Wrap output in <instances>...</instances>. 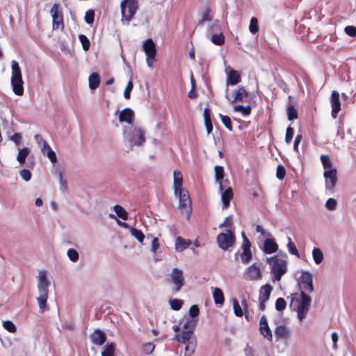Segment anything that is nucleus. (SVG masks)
<instances>
[{
    "instance_id": "nucleus-49",
    "label": "nucleus",
    "mask_w": 356,
    "mask_h": 356,
    "mask_svg": "<svg viewBox=\"0 0 356 356\" xmlns=\"http://www.w3.org/2000/svg\"><path fill=\"white\" fill-rule=\"evenodd\" d=\"M286 306V302L285 300L282 298H279L276 300L275 302V309L278 312H282L285 309Z\"/></svg>"
},
{
    "instance_id": "nucleus-38",
    "label": "nucleus",
    "mask_w": 356,
    "mask_h": 356,
    "mask_svg": "<svg viewBox=\"0 0 356 356\" xmlns=\"http://www.w3.org/2000/svg\"><path fill=\"white\" fill-rule=\"evenodd\" d=\"M288 243L286 245L287 250L289 252L292 254L296 256L298 258H300V254L298 252V250L296 248V245L292 241L291 237L288 236L287 238Z\"/></svg>"
},
{
    "instance_id": "nucleus-4",
    "label": "nucleus",
    "mask_w": 356,
    "mask_h": 356,
    "mask_svg": "<svg viewBox=\"0 0 356 356\" xmlns=\"http://www.w3.org/2000/svg\"><path fill=\"white\" fill-rule=\"evenodd\" d=\"M49 284L47 272L44 270H40L38 276L37 286L39 296L37 298V300L41 313H43L46 309Z\"/></svg>"
},
{
    "instance_id": "nucleus-2",
    "label": "nucleus",
    "mask_w": 356,
    "mask_h": 356,
    "mask_svg": "<svg viewBox=\"0 0 356 356\" xmlns=\"http://www.w3.org/2000/svg\"><path fill=\"white\" fill-rule=\"evenodd\" d=\"M311 303V297L302 291H300L299 295H294L291 298L290 308L297 312V317L300 322L306 318Z\"/></svg>"
},
{
    "instance_id": "nucleus-59",
    "label": "nucleus",
    "mask_w": 356,
    "mask_h": 356,
    "mask_svg": "<svg viewBox=\"0 0 356 356\" xmlns=\"http://www.w3.org/2000/svg\"><path fill=\"white\" fill-rule=\"evenodd\" d=\"M294 134V130L292 127H289L286 131L285 141L286 143H290Z\"/></svg>"
},
{
    "instance_id": "nucleus-48",
    "label": "nucleus",
    "mask_w": 356,
    "mask_h": 356,
    "mask_svg": "<svg viewBox=\"0 0 356 356\" xmlns=\"http://www.w3.org/2000/svg\"><path fill=\"white\" fill-rule=\"evenodd\" d=\"M210 13V9L207 8L202 15L201 19L197 23V26H202L205 22H210L211 21V17L209 16Z\"/></svg>"
},
{
    "instance_id": "nucleus-40",
    "label": "nucleus",
    "mask_w": 356,
    "mask_h": 356,
    "mask_svg": "<svg viewBox=\"0 0 356 356\" xmlns=\"http://www.w3.org/2000/svg\"><path fill=\"white\" fill-rule=\"evenodd\" d=\"M236 112L241 113L243 115H249L251 113V107L250 106L236 105L233 107Z\"/></svg>"
},
{
    "instance_id": "nucleus-9",
    "label": "nucleus",
    "mask_w": 356,
    "mask_h": 356,
    "mask_svg": "<svg viewBox=\"0 0 356 356\" xmlns=\"http://www.w3.org/2000/svg\"><path fill=\"white\" fill-rule=\"evenodd\" d=\"M234 98L230 99L227 92H225V97L232 104L235 102H250L251 99V95L243 86H239L237 90L234 92Z\"/></svg>"
},
{
    "instance_id": "nucleus-1",
    "label": "nucleus",
    "mask_w": 356,
    "mask_h": 356,
    "mask_svg": "<svg viewBox=\"0 0 356 356\" xmlns=\"http://www.w3.org/2000/svg\"><path fill=\"white\" fill-rule=\"evenodd\" d=\"M181 321L184 330L181 334H176L175 339L178 342L185 345L184 355L191 356L194 353L197 346L196 338L193 335L197 320L192 318H186Z\"/></svg>"
},
{
    "instance_id": "nucleus-15",
    "label": "nucleus",
    "mask_w": 356,
    "mask_h": 356,
    "mask_svg": "<svg viewBox=\"0 0 356 356\" xmlns=\"http://www.w3.org/2000/svg\"><path fill=\"white\" fill-rule=\"evenodd\" d=\"M330 102L332 106V116L335 118L341 110V103L339 100V94L338 92L335 90L332 91Z\"/></svg>"
},
{
    "instance_id": "nucleus-14",
    "label": "nucleus",
    "mask_w": 356,
    "mask_h": 356,
    "mask_svg": "<svg viewBox=\"0 0 356 356\" xmlns=\"http://www.w3.org/2000/svg\"><path fill=\"white\" fill-rule=\"evenodd\" d=\"M143 50L148 58H155L156 54V44L152 38H148L143 42Z\"/></svg>"
},
{
    "instance_id": "nucleus-55",
    "label": "nucleus",
    "mask_w": 356,
    "mask_h": 356,
    "mask_svg": "<svg viewBox=\"0 0 356 356\" xmlns=\"http://www.w3.org/2000/svg\"><path fill=\"white\" fill-rule=\"evenodd\" d=\"M19 175L25 181H29L31 179V173L29 170L22 169L19 171Z\"/></svg>"
},
{
    "instance_id": "nucleus-45",
    "label": "nucleus",
    "mask_w": 356,
    "mask_h": 356,
    "mask_svg": "<svg viewBox=\"0 0 356 356\" xmlns=\"http://www.w3.org/2000/svg\"><path fill=\"white\" fill-rule=\"evenodd\" d=\"M250 32L252 34H255L259 31L258 21L254 17H252L249 26Z\"/></svg>"
},
{
    "instance_id": "nucleus-62",
    "label": "nucleus",
    "mask_w": 356,
    "mask_h": 356,
    "mask_svg": "<svg viewBox=\"0 0 356 356\" xmlns=\"http://www.w3.org/2000/svg\"><path fill=\"white\" fill-rule=\"evenodd\" d=\"M285 173H286L285 168L282 165H279L277 168V172H276L277 177L279 179H282L285 176Z\"/></svg>"
},
{
    "instance_id": "nucleus-43",
    "label": "nucleus",
    "mask_w": 356,
    "mask_h": 356,
    "mask_svg": "<svg viewBox=\"0 0 356 356\" xmlns=\"http://www.w3.org/2000/svg\"><path fill=\"white\" fill-rule=\"evenodd\" d=\"M233 309L234 314L238 317H241L243 315V312L241 306L237 300H233Z\"/></svg>"
},
{
    "instance_id": "nucleus-19",
    "label": "nucleus",
    "mask_w": 356,
    "mask_h": 356,
    "mask_svg": "<svg viewBox=\"0 0 356 356\" xmlns=\"http://www.w3.org/2000/svg\"><path fill=\"white\" fill-rule=\"evenodd\" d=\"M134 111L129 108H124L120 112V113L119 115V121L120 122H127L129 124H131V126H133L132 123H133V120H134Z\"/></svg>"
},
{
    "instance_id": "nucleus-57",
    "label": "nucleus",
    "mask_w": 356,
    "mask_h": 356,
    "mask_svg": "<svg viewBox=\"0 0 356 356\" xmlns=\"http://www.w3.org/2000/svg\"><path fill=\"white\" fill-rule=\"evenodd\" d=\"M200 310L197 305H192L189 309V318H194L199 315Z\"/></svg>"
},
{
    "instance_id": "nucleus-10",
    "label": "nucleus",
    "mask_w": 356,
    "mask_h": 356,
    "mask_svg": "<svg viewBox=\"0 0 356 356\" xmlns=\"http://www.w3.org/2000/svg\"><path fill=\"white\" fill-rule=\"evenodd\" d=\"M169 276L170 282L175 285L173 291L175 292L179 291L184 284L183 270L178 268H174Z\"/></svg>"
},
{
    "instance_id": "nucleus-61",
    "label": "nucleus",
    "mask_w": 356,
    "mask_h": 356,
    "mask_svg": "<svg viewBox=\"0 0 356 356\" xmlns=\"http://www.w3.org/2000/svg\"><path fill=\"white\" fill-rule=\"evenodd\" d=\"M154 345L152 343H146L143 346V351L146 354H151L154 350Z\"/></svg>"
},
{
    "instance_id": "nucleus-29",
    "label": "nucleus",
    "mask_w": 356,
    "mask_h": 356,
    "mask_svg": "<svg viewBox=\"0 0 356 356\" xmlns=\"http://www.w3.org/2000/svg\"><path fill=\"white\" fill-rule=\"evenodd\" d=\"M11 69H12L11 80L22 79L21 69L19 67V65L18 63L15 60H12Z\"/></svg>"
},
{
    "instance_id": "nucleus-27",
    "label": "nucleus",
    "mask_w": 356,
    "mask_h": 356,
    "mask_svg": "<svg viewBox=\"0 0 356 356\" xmlns=\"http://www.w3.org/2000/svg\"><path fill=\"white\" fill-rule=\"evenodd\" d=\"M272 290V286L268 284L262 286L259 290V300H268Z\"/></svg>"
},
{
    "instance_id": "nucleus-54",
    "label": "nucleus",
    "mask_w": 356,
    "mask_h": 356,
    "mask_svg": "<svg viewBox=\"0 0 356 356\" xmlns=\"http://www.w3.org/2000/svg\"><path fill=\"white\" fill-rule=\"evenodd\" d=\"M95 12L92 10H89L86 13L85 22L88 24H92L94 22Z\"/></svg>"
},
{
    "instance_id": "nucleus-41",
    "label": "nucleus",
    "mask_w": 356,
    "mask_h": 356,
    "mask_svg": "<svg viewBox=\"0 0 356 356\" xmlns=\"http://www.w3.org/2000/svg\"><path fill=\"white\" fill-rule=\"evenodd\" d=\"M321 160L325 170H333L332 163L327 155H321Z\"/></svg>"
},
{
    "instance_id": "nucleus-3",
    "label": "nucleus",
    "mask_w": 356,
    "mask_h": 356,
    "mask_svg": "<svg viewBox=\"0 0 356 356\" xmlns=\"http://www.w3.org/2000/svg\"><path fill=\"white\" fill-rule=\"evenodd\" d=\"M123 136L129 150H131L134 146L143 145L145 142V132L138 127H124Z\"/></svg>"
},
{
    "instance_id": "nucleus-24",
    "label": "nucleus",
    "mask_w": 356,
    "mask_h": 356,
    "mask_svg": "<svg viewBox=\"0 0 356 356\" xmlns=\"http://www.w3.org/2000/svg\"><path fill=\"white\" fill-rule=\"evenodd\" d=\"M211 290L214 302L216 305H222L225 302V298L222 291L217 287H212Z\"/></svg>"
},
{
    "instance_id": "nucleus-37",
    "label": "nucleus",
    "mask_w": 356,
    "mask_h": 356,
    "mask_svg": "<svg viewBox=\"0 0 356 356\" xmlns=\"http://www.w3.org/2000/svg\"><path fill=\"white\" fill-rule=\"evenodd\" d=\"M259 330L261 334L269 341L273 340V334L271 330L270 329L268 324L263 325L259 326Z\"/></svg>"
},
{
    "instance_id": "nucleus-13",
    "label": "nucleus",
    "mask_w": 356,
    "mask_h": 356,
    "mask_svg": "<svg viewBox=\"0 0 356 356\" xmlns=\"http://www.w3.org/2000/svg\"><path fill=\"white\" fill-rule=\"evenodd\" d=\"M58 5L54 3L50 10L51 15L52 17V26L54 29H58L60 27L63 29V14L58 10Z\"/></svg>"
},
{
    "instance_id": "nucleus-42",
    "label": "nucleus",
    "mask_w": 356,
    "mask_h": 356,
    "mask_svg": "<svg viewBox=\"0 0 356 356\" xmlns=\"http://www.w3.org/2000/svg\"><path fill=\"white\" fill-rule=\"evenodd\" d=\"M67 256L72 262H76L79 258V252L73 248H70L67 251Z\"/></svg>"
},
{
    "instance_id": "nucleus-5",
    "label": "nucleus",
    "mask_w": 356,
    "mask_h": 356,
    "mask_svg": "<svg viewBox=\"0 0 356 356\" xmlns=\"http://www.w3.org/2000/svg\"><path fill=\"white\" fill-rule=\"evenodd\" d=\"M266 262L271 266L270 273L273 274V280L280 281L282 277L287 272V261L278 255L267 258Z\"/></svg>"
},
{
    "instance_id": "nucleus-17",
    "label": "nucleus",
    "mask_w": 356,
    "mask_h": 356,
    "mask_svg": "<svg viewBox=\"0 0 356 356\" xmlns=\"http://www.w3.org/2000/svg\"><path fill=\"white\" fill-rule=\"evenodd\" d=\"M278 245L273 238H268L264 241L262 250L265 254H273L277 251Z\"/></svg>"
},
{
    "instance_id": "nucleus-20",
    "label": "nucleus",
    "mask_w": 356,
    "mask_h": 356,
    "mask_svg": "<svg viewBox=\"0 0 356 356\" xmlns=\"http://www.w3.org/2000/svg\"><path fill=\"white\" fill-rule=\"evenodd\" d=\"M179 203L180 207H186L191 205V201L188 191L186 189L181 188L178 190Z\"/></svg>"
},
{
    "instance_id": "nucleus-30",
    "label": "nucleus",
    "mask_w": 356,
    "mask_h": 356,
    "mask_svg": "<svg viewBox=\"0 0 356 356\" xmlns=\"http://www.w3.org/2000/svg\"><path fill=\"white\" fill-rule=\"evenodd\" d=\"M30 152L31 150L28 147L18 148V154L16 159L21 165L25 163L26 159Z\"/></svg>"
},
{
    "instance_id": "nucleus-28",
    "label": "nucleus",
    "mask_w": 356,
    "mask_h": 356,
    "mask_svg": "<svg viewBox=\"0 0 356 356\" xmlns=\"http://www.w3.org/2000/svg\"><path fill=\"white\" fill-rule=\"evenodd\" d=\"M224 177V168L222 166L216 165L215 167V179L216 181L219 184V189L222 191V180Z\"/></svg>"
},
{
    "instance_id": "nucleus-11",
    "label": "nucleus",
    "mask_w": 356,
    "mask_h": 356,
    "mask_svg": "<svg viewBox=\"0 0 356 356\" xmlns=\"http://www.w3.org/2000/svg\"><path fill=\"white\" fill-rule=\"evenodd\" d=\"M243 277L246 280L250 281L260 280L262 277L260 265L257 263H254L248 266L243 273Z\"/></svg>"
},
{
    "instance_id": "nucleus-7",
    "label": "nucleus",
    "mask_w": 356,
    "mask_h": 356,
    "mask_svg": "<svg viewBox=\"0 0 356 356\" xmlns=\"http://www.w3.org/2000/svg\"><path fill=\"white\" fill-rule=\"evenodd\" d=\"M216 241L219 248L223 250H227L235 242L234 234L231 229H228L225 233H220L217 236Z\"/></svg>"
},
{
    "instance_id": "nucleus-16",
    "label": "nucleus",
    "mask_w": 356,
    "mask_h": 356,
    "mask_svg": "<svg viewBox=\"0 0 356 356\" xmlns=\"http://www.w3.org/2000/svg\"><path fill=\"white\" fill-rule=\"evenodd\" d=\"M91 342L97 346L103 345L106 340V335L104 332L99 329H96L90 335Z\"/></svg>"
},
{
    "instance_id": "nucleus-25",
    "label": "nucleus",
    "mask_w": 356,
    "mask_h": 356,
    "mask_svg": "<svg viewBox=\"0 0 356 356\" xmlns=\"http://www.w3.org/2000/svg\"><path fill=\"white\" fill-rule=\"evenodd\" d=\"M174 177V181H173V186H174V191L175 194L177 195L178 190L181 189V185H182V174L180 171L175 170L173 173Z\"/></svg>"
},
{
    "instance_id": "nucleus-56",
    "label": "nucleus",
    "mask_w": 356,
    "mask_h": 356,
    "mask_svg": "<svg viewBox=\"0 0 356 356\" xmlns=\"http://www.w3.org/2000/svg\"><path fill=\"white\" fill-rule=\"evenodd\" d=\"M221 31L220 26L219 25L218 21H215L210 26L208 32L209 33L214 34L216 33Z\"/></svg>"
},
{
    "instance_id": "nucleus-53",
    "label": "nucleus",
    "mask_w": 356,
    "mask_h": 356,
    "mask_svg": "<svg viewBox=\"0 0 356 356\" xmlns=\"http://www.w3.org/2000/svg\"><path fill=\"white\" fill-rule=\"evenodd\" d=\"M325 207L329 211H334L337 209V202L334 198H329L325 202Z\"/></svg>"
},
{
    "instance_id": "nucleus-6",
    "label": "nucleus",
    "mask_w": 356,
    "mask_h": 356,
    "mask_svg": "<svg viewBox=\"0 0 356 356\" xmlns=\"http://www.w3.org/2000/svg\"><path fill=\"white\" fill-rule=\"evenodd\" d=\"M122 22L128 24L138 8V0H122L120 3Z\"/></svg>"
},
{
    "instance_id": "nucleus-63",
    "label": "nucleus",
    "mask_w": 356,
    "mask_h": 356,
    "mask_svg": "<svg viewBox=\"0 0 356 356\" xmlns=\"http://www.w3.org/2000/svg\"><path fill=\"white\" fill-rule=\"evenodd\" d=\"M46 154L53 164L56 163L57 157H56V154L54 150H52V149L48 150Z\"/></svg>"
},
{
    "instance_id": "nucleus-36",
    "label": "nucleus",
    "mask_w": 356,
    "mask_h": 356,
    "mask_svg": "<svg viewBox=\"0 0 356 356\" xmlns=\"http://www.w3.org/2000/svg\"><path fill=\"white\" fill-rule=\"evenodd\" d=\"M113 210L119 218L124 220L128 219V213L122 206L116 204L113 207Z\"/></svg>"
},
{
    "instance_id": "nucleus-35",
    "label": "nucleus",
    "mask_w": 356,
    "mask_h": 356,
    "mask_svg": "<svg viewBox=\"0 0 356 356\" xmlns=\"http://www.w3.org/2000/svg\"><path fill=\"white\" fill-rule=\"evenodd\" d=\"M115 350V344L113 343H108L104 347L102 356H114Z\"/></svg>"
},
{
    "instance_id": "nucleus-44",
    "label": "nucleus",
    "mask_w": 356,
    "mask_h": 356,
    "mask_svg": "<svg viewBox=\"0 0 356 356\" xmlns=\"http://www.w3.org/2000/svg\"><path fill=\"white\" fill-rule=\"evenodd\" d=\"M241 262L243 264H248L252 258V254L251 250L243 251V252L240 255Z\"/></svg>"
},
{
    "instance_id": "nucleus-32",
    "label": "nucleus",
    "mask_w": 356,
    "mask_h": 356,
    "mask_svg": "<svg viewBox=\"0 0 356 356\" xmlns=\"http://www.w3.org/2000/svg\"><path fill=\"white\" fill-rule=\"evenodd\" d=\"M56 174L58 177L59 184H60V190L62 193H66L67 191V182L63 178V172L62 170H56Z\"/></svg>"
},
{
    "instance_id": "nucleus-23",
    "label": "nucleus",
    "mask_w": 356,
    "mask_h": 356,
    "mask_svg": "<svg viewBox=\"0 0 356 356\" xmlns=\"http://www.w3.org/2000/svg\"><path fill=\"white\" fill-rule=\"evenodd\" d=\"M232 197L233 192L230 187L222 192L221 200L222 202V209H225L229 205L230 200Z\"/></svg>"
},
{
    "instance_id": "nucleus-26",
    "label": "nucleus",
    "mask_w": 356,
    "mask_h": 356,
    "mask_svg": "<svg viewBox=\"0 0 356 356\" xmlns=\"http://www.w3.org/2000/svg\"><path fill=\"white\" fill-rule=\"evenodd\" d=\"M191 244V241H186L181 236H178L175 240V250L177 252H182L187 249Z\"/></svg>"
},
{
    "instance_id": "nucleus-22",
    "label": "nucleus",
    "mask_w": 356,
    "mask_h": 356,
    "mask_svg": "<svg viewBox=\"0 0 356 356\" xmlns=\"http://www.w3.org/2000/svg\"><path fill=\"white\" fill-rule=\"evenodd\" d=\"M13 92L18 96H21L24 93V81L22 79L10 80Z\"/></svg>"
},
{
    "instance_id": "nucleus-46",
    "label": "nucleus",
    "mask_w": 356,
    "mask_h": 356,
    "mask_svg": "<svg viewBox=\"0 0 356 356\" xmlns=\"http://www.w3.org/2000/svg\"><path fill=\"white\" fill-rule=\"evenodd\" d=\"M79 39L82 44L83 49L84 51H88L90 45V42L88 38L85 35L80 34L79 35Z\"/></svg>"
},
{
    "instance_id": "nucleus-64",
    "label": "nucleus",
    "mask_w": 356,
    "mask_h": 356,
    "mask_svg": "<svg viewBox=\"0 0 356 356\" xmlns=\"http://www.w3.org/2000/svg\"><path fill=\"white\" fill-rule=\"evenodd\" d=\"M346 33L351 37H354L356 35V28L353 26H348L345 28Z\"/></svg>"
},
{
    "instance_id": "nucleus-60",
    "label": "nucleus",
    "mask_w": 356,
    "mask_h": 356,
    "mask_svg": "<svg viewBox=\"0 0 356 356\" xmlns=\"http://www.w3.org/2000/svg\"><path fill=\"white\" fill-rule=\"evenodd\" d=\"M133 87H134V85H133L132 81L129 80V81L127 83V85L124 91V97L125 99L130 98V93L133 89Z\"/></svg>"
},
{
    "instance_id": "nucleus-21",
    "label": "nucleus",
    "mask_w": 356,
    "mask_h": 356,
    "mask_svg": "<svg viewBox=\"0 0 356 356\" xmlns=\"http://www.w3.org/2000/svg\"><path fill=\"white\" fill-rule=\"evenodd\" d=\"M274 333L275 337L277 338V340L285 339L289 337L290 330L286 326L280 325L276 327V328L274 330Z\"/></svg>"
},
{
    "instance_id": "nucleus-50",
    "label": "nucleus",
    "mask_w": 356,
    "mask_h": 356,
    "mask_svg": "<svg viewBox=\"0 0 356 356\" xmlns=\"http://www.w3.org/2000/svg\"><path fill=\"white\" fill-rule=\"evenodd\" d=\"M3 327L5 330L11 333H15L17 330L16 326L11 321H6L3 323Z\"/></svg>"
},
{
    "instance_id": "nucleus-51",
    "label": "nucleus",
    "mask_w": 356,
    "mask_h": 356,
    "mask_svg": "<svg viewBox=\"0 0 356 356\" xmlns=\"http://www.w3.org/2000/svg\"><path fill=\"white\" fill-rule=\"evenodd\" d=\"M220 117L221 118L222 123L224 124V126L229 131L232 130V122L231 119L227 115H223L222 114H220Z\"/></svg>"
},
{
    "instance_id": "nucleus-39",
    "label": "nucleus",
    "mask_w": 356,
    "mask_h": 356,
    "mask_svg": "<svg viewBox=\"0 0 356 356\" xmlns=\"http://www.w3.org/2000/svg\"><path fill=\"white\" fill-rule=\"evenodd\" d=\"M131 234L140 243H143L145 238V235L141 230L134 227L130 228Z\"/></svg>"
},
{
    "instance_id": "nucleus-33",
    "label": "nucleus",
    "mask_w": 356,
    "mask_h": 356,
    "mask_svg": "<svg viewBox=\"0 0 356 356\" xmlns=\"http://www.w3.org/2000/svg\"><path fill=\"white\" fill-rule=\"evenodd\" d=\"M211 40L216 45H222L225 43V37L223 33L220 31L212 34Z\"/></svg>"
},
{
    "instance_id": "nucleus-18",
    "label": "nucleus",
    "mask_w": 356,
    "mask_h": 356,
    "mask_svg": "<svg viewBox=\"0 0 356 356\" xmlns=\"http://www.w3.org/2000/svg\"><path fill=\"white\" fill-rule=\"evenodd\" d=\"M241 81V76L238 71L234 70H231L227 75V88L225 92L228 91V86H235L238 84Z\"/></svg>"
},
{
    "instance_id": "nucleus-31",
    "label": "nucleus",
    "mask_w": 356,
    "mask_h": 356,
    "mask_svg": "<svg viewBox=\"0 0 356 356\" xmlns=\"http://www.w3.org/2000/svg\"><path fill=\"white\" fill-rule=\"evenodd\" d=\"M89 88L91 90L96 89L100 83L99 75L97 72L92 73L88 78Z\"/></svg>"
},
{
    "instance_id": "nucleus-8",
    "label": "nucleus",
    "mask_w": 356,
    "mask_h": 356,
    "mask_svg": "<svg viewBox=\"0 0 356 356\" xmlns=\"http://www.w3.org/2000/svg\"><path fill=\"white\" fill-rule=\"evenodd\" d=\"M300 291L312 293L314 291L312 275L309 271H302L301 275L297 280Z\"/></svg>"
},
{
    "instance_id": "nucleus-58",
    "label": "nucleus",
    "mask_w": 356,
    "mask_h": 356,
    "mask_svg": "<svg viewBox=\"0 0 356 356\" xmlns=\"http://www.w3.org/2000/svg\"><path fill=\"white\" fill-rule=\"evenodd\" d=\"M35 138H36V140L40 139V140H41L42 142L43 145L41 148V151L44 154H45L48 150L51 149V147L47 143V142L46 140H43L42 138H40V136H38V135L35 136Z\"/></svg>"
},
{
    "instance_id": "nucleus-12",
    "label": "nucleus",
    "mask_w": 356,
    "mask_h": 356,
    "mask_svg": "<svg viewBox=\"0 0 356 356\" xmlns=\"http://www.w3.org/2000/svg\"><path fill=\"white\" fill-rule=\"evenodd\" d=\"M323 176L325 180V189L332 193L337 181V170L334 168L325 170Z\"/></svg>"
},
{
    "instance_id": "nucleus-47",
    "label": "nucleus",
    "mask_w": 356,
    "mask_h": 356,
    "mask_svg": "<svg viewBox=\"0 0 356 356\" xmlns=\"http://www.w3.org/2000/svg\"><path fill=\"white\" fill-rule=\"evenodd\" d=\"M287 118L289 120H293L298 118V112L293 106H290L287 108Z\"/></svg>"
},
{
    "instance_id": "nucleus-34",
    "label": "nucleus",
    "mask_w": 356,
    "mask_h": 356,
    "mask_svg": "<svg viewBox=\"0 0 356 356\" xmlns=\"http://www.w3.org/2000/svg\"><path fill=\"white\" fill-rule=\"evenodd\" d=\"M312 257L316 264H320L323 259V253L318 248H314L312 250Z\"/></svg>"
},
{
    "instance_id": "nucleus-52",
    "label": "nucleus",
    "mask_w": 356,
    "mask_h": 356,
    "mask_svg": "<svg viewBox=\"0 0 356 356\" xmlns=\"http://www.w3.org/2000/svg\"><path fill=\"white\" fill-rule=\"evenodd\" d=\"M170 305L173 310L178 311L181 308L183 302L179 299H172L170 300Z\"/></svg>"
}]
</instances>
